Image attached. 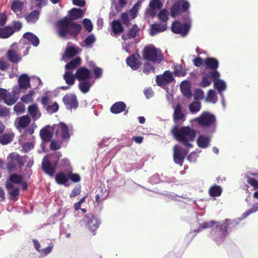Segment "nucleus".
I'll list each match as a JSON object with an SVG mask.
<instances>
[{"mask_svg":"<svg viewBox=\"0 0 258 258\" xmlns=\"http://www.w3.org/2000/svg\"><path fill=\"white\" fill-rule=\"evenodd\" d=\"M112 29L115 34L121 33L123 31V28L119 20H114L112 22Z\"/></svg>","mask_w":258,"mask_h":258,"instance_id":"obj_35","label":"nucleus"},{"mask_svg":"<svg viewBox=\"0 0 258 258\" xmlns=\"http://www.w3.org/2000/svg\"><path fill=\"white\" fill-rule=\"evenodd\" d=\"M83 23L84 28L86 31H87L88 32H90L92 31L93 25L92 24L91 21L90 20L85 19L83 21Z\"/></svg>","mask_w":258,"mask_h":258,"instance_id":"obj_54","label":"nucleus"},{"mask_svg":"<svg viewBox=\"0 0 258 258\" xmlns=\"http://www.w3.org/2000/svg\"><path fill=\"white\" fill-rule=\"evenodd\" d=\"M181 11L180 3L176 2L171 9V16L172 17H175L176 15L180 14Z\"/></svg>","mask_w":258,"mask_h":258,"instance_id":"obj_43","label":"nucleus"},{"mask_svg":"<svg viewBox=\"0 0 258 258\" xmlns=\"http://www.w3.org/2000/svg\"><path fill=\"white\" fill-rule=\"evenodd\" d=\"M23 37L27 39L29 43L35 47L38 46L39 44L38 37L32 33L26 32L23 34Z\"/></svg>","mask_w":258,"mask_h":258,"instance_id":"obj_18","label":"nucleus"},{"mask_svg":"<svg viewBox=\"0 0 258 258\" xmlns=\"http://www.w3.org/2000/svg\"><path fill=\"white\" fill-rule=\"evenodd\" d=\"M39 15V11L34 10L31 12L28 15H25V19L28 23L34 24L38 20Z\"/></svg>","mask_w":258,"mask_h":258,"instance_id":"obj_21","label":"nucleus"},{"mask_svg":"<svg viewBox=\"0 0 258 258\" xmlns=\"http://www.w3.org/2000/svg\"><path fill=\"white\" fill-rule=\"evenodd\" d=\"M8 163L7 168L9 172L13 171L16 167L17 162L15 155L13 154H10L7 158Z\"/></svg>","mask_w":258,"mask_h":258,"instance_id":"obj_24","label":"nucleus"},{"mask_svg":"<svg viewBox=\"0 0 258 258\" xmlns=\"http://www.w3.org/2000/svg\"><path fill=\"white\" fill-rule=\"evenodd\" d=\"M196 121L201 126L211 128L212 133L215 131L216 116L210 112L204 111L199 117L196 118Z\"/></svg>","mask_w":258,"mask_h":258,"instance_id":"obj_4","label":"nucleus"},{"mask_svg":"<svg viewBox=\"0 0 258 258\" xmlns=\"http://www.w3.org/2000/svg\"><path fill=\"white\" fill-rule=\"evenodd\" d=\"M56 159L51 161L49 159V156H45L42 162V169L45 173L52 177L54 175L58 166V160L61 155L57 153L56 155Z\"/></svg>","mask_w":258,"mask_h":258,"instance_id":"obj_5","label":"nucleus"},{"mask_svg":"<svg viewBox=\"0 0 258 258\" xmlns=\"http://www.w3.org/2000/svg\"><path fill=\"white\" fill-rule=\"evenodd\" d=\"M55 27L57 35L63 39L77 38L82 29L80 24L75 23L68 17L58 20L55 23Z\"/></svg>","mask_w":258,"mask_h":258,"instance_id":"obj_1","label":"nucleus"},{"mask_svg":"<svg viewBox=\"0 0 258 258\" xmlns=\"http://www.w3.org/2000/svg\"><path fill=\"white\" fill-rule=\"evenodd\" d=\"M79 88L81 91L83 93H86L89 92L91 88V83L88 81H82L79 84Z\"/></svg>","mask_w":258,"mask_h":258,"instance_id":"obj_38","label":"nucleus"},{"mask_svg":"<svg viewBox=\"0 0 258 258\" xmlns=\"http://www.w3.org/2000/svg\"><path fill=\"white\" fill-rule=\"evenodd\" d=\"M31 122V118L28 115H23L20 117L18 120V126L19 127L24 128L26 127Z\"/></svg>","mask_w":258,"mask_h":258,"instance_id":"obj_33","label":"nucleus"},{"mask_svg":"<svg viewBox=\"0 0 258 258\" xmlns=\"http://www.w3.org/2000/svg\"><path fill=\"white\" fill-rule=\"evenodd\" d=\"M210 141L211 138L210 137L201 135L197 138V143L200 148L205 149L209 146Z\"/></svg>","mask_w":258,"mask_h":258,"instance_id":"obj_19","label":"nucleus"},{"mask_svg":"<svg viewBox=\"0 0 258 258\" xmlns=\"http://www.w3.org/2000/svg\"><path fill=\"white\" fill-rule=\"evenodd\" d=\"M171 133L178 142L188 148L192 147L190 142L194 141L196 135V131L193 128L189 126L179 127L176 125L171 129Z\"/></svg>","mask_w":258,"mask_h":258,"instance_id":"obj_2","label":"nucleus"},{"mask_svg":"<svg viewBox=\"0 0 258 258\" xmlns=\"http://www.w3.org/2000/svg\"><path fill=\"white\" fill-rule=\"evenodd\" d=\"M142 54L145 60L154 63H160L163 59L161 51L153 45L145 47Z\"/></svg>","mask_w":258,"mask_h":258,"instance_id":"obj_3","label":"nucleus"},{"mask_svg":"<svg viewBox=\"0 0 258 258\" xmlns=\"http://www.w3.org/2000/svg\"><path fill=\"white\" fill-rule=\"evenodd\" d=\"M61 136L63 140H69L70 135L69 132L68 126L63 122H60L59 124Z\"/></svg>","mask_w":258,"mask_h":258,"instance_id":"obj_28","label":"nucleus"},{"mask_svg":"<svg viewBox=\"0 0 258 258\" xmlns=\"http://www.w3.org/2000/svg\"><path fill=\"white\" fill-rule=\"evenodd\" d=\"M180 90L182 94L186 97L191 96V91L187 82H182L180 84Z\"/></svg>","mask_w":258,"mask_h":258,"instance_id":"obj_39","label":"nucleus"},{"mask_svg":"<svg viewBox=\"0 0 258 258\" xmlns=\"http://www.w3.org/2000/svg\"><path fill=\"white\" fill-rule=\"evenodd\" d=\"M11 9L15 13L21 12L23 9L22 2L20 0H15L13 1Z\"/></svg>","mask_w":258,"mask_h":258,"instance_id":"obj_37","label":"nucleus"},{"mask_svg":"<svg viewBox=\"0 0 258 258\" xmlns=\"http://www.w3.org/2000/svg\"><path fill=\"white\" fill-rule=\"evenodd\" d=\"M18 96L17 93L12 92L10 93H7L6 97L5 98L4 102L8 105H12L14 104L18 100Z\"/></svg>","mask_w":258,"mask_h":258,"instance_id":"obj_25","label":"nucleus"},{"mask_svg":"<svg viewBox=\"0 0 258 258\" xmlns=\"http://www.w3.org/2000/svg\"><path fill=\"white\" fill-rule=\"evenodd\" d=\"M186 71L180 66H176L173 74L175 76L183 77L186 75Z\"/></svg>","mask_w":258,"mask_h":258,"instance_id":"obj_50","label":"nucleus"},{"mask_svg":"<svg viewBox=\"0 0 258 258\" xmlns=\"http://www.w3.org/2000/svg\"><path fill=\"white\" fill-rule=\"evenodd\" d=\"M9 67V64L4 58H0V70L6 71Z\"/></svg>","mask_w":258,"mask_h":258,"instance_id":"obj_61","label":"nucleus"},{"mask_svg":"<svg viewBox=\"0 0 258 258\" xmlns=\"http://www.w3.org/2000/svg\"><path fill=\"white\" fill-rule=\"evenodd\" d=\"M125 108L126 105L124 102H117L111 106L110 111L114 114H118L125 110Z\"/></svg>","mask_w":258,"mask_h":258,"instance_id":"obj_22","label":"nucleus"},{"mask_svg":"<svg viewBox=\"0 0 258 258\" xmlns=\"http://www.w3.org/2000/svg\"><path fill=\"white\" fill-rule=\"evenodd\" d=\"M23 180V176L21 175L14 173L10 176L9 182L16 184L21 183Z\"/></svg>","mask_w":258,"mask_h":258,"instance_id":"obj_41","label":"nucleus"},{"mask_svg":"<svg viewBox=\"0 0 258 258\" xmlns=\"http://www.w3.org/2000/svg\"><path fill=\"white\" fill-rule=\"evenodd\" d=\"M140 29L138 27L137 24L133 26L132 28L130 29L127 33V38L132 39L135 38L138 32H139Z\"/></svg>","mask_w":258,"mask_h":258,"instance_id":"obj_44","label":"nucleus"},{"mask_svg":"<svg viewBox=\"0 0 258 258\" xmlns=\"http://www.w3.org/2000/svg\"><path fill=\"white\" fill-rule=\"evenodd\" d=\"M63 79L67 85L72 86L75 83L76 74L73 75L71 71H66L63 75Z\"/></svg>","mask_w":258,"mask_h":258,"instance_id":"obj_23","label":"nucleus"},{"mask_svg":"<svg viewBox=\"0 0 258 258\" xmlns=\"http://www.w3.org/2000/svg\"><path fill=\"white\" fill-rule=\"evenodd\" d=\"M155 68L149 62H145L144 64L143 72L148 75L151 72L155 73Z\"/></svg>","mask_w":258,"mask_h":258,"instance_id":"obj_46","label":"nucleus"},{"mask_svg":"<svg viewBox=\"0 0 258 258\" xmlns=\"http://www.w3.org/2000/svg\"><path fill=\"white\" fill-rule=\"evenodd\" d=\"M216 97L215 92L214 90H209L207 95L206 99L209 102H215L214 99Z\"/></svg>","mask_w":258,"mask_h":258,"instance_id":"obj_58","label":"nucleus"},{"mask_svg":"<svg viewBox=\"0 0 258 258\" xmlns=\"http://www.w3.org/2000/svg\"><path fill=\"white\" fill-rule=\"evenodd\" d=\"M190 28V25L188 23L182 24L178 21H174L172 23L171 30L175 34H180L182 36H185L189 32Z\"/></svg>","mask_w":258,"mask_h":258,"instance_id":"obj_9","label":"nucleus"},{"mask_svg":"<svg viewBox=\"0 0 258 258\" xmlns=\"http://www.w3.org/2000/svg\"><path fill=\"white\" fill-rule=\"evenodd\" d=\"M82 220L86 227L95 235V232L100 225V221L91 213L85 215Z\"/></svg>","mask_w":258,"mask_h":258,"instance_id":"obj_7","label":"nucleus"},{"mask_svg":"<svg viewBox=\"0 0 258 258\" xmlns=\"http://www.w3.org/2000/svg\"><path fill=\"white\" fill-rule=\"evenodd\" d=\"M95 41V36L93 34H91L87 37L84 40V42L86 45L89 46L91 45Z\"/></svg>","mask_w":258,"mask_h":258,"instance_id":"obj_63","label":"nucleus"},{"mask_svg":"<svg viewBox=\"0 0 258 258\" xmlns=\"http://www.w3.org/2000/svg\"><path fill=\"white\" fill-rule=\"evenodd\" d=\"M58 104L55 102L51 105H48L47 107V110L49 112L54 113L58 110Z\"/></svg>","mask_w":258,"mask_h":258,"instance_id":"obj_62","label":"nucleus"},{"mask_svg":"<svg viewBox=\"0 0 258 258\" xmlns=\"http://www.w3.org/2000/svg\"><path fill=\"white\" fill-rule=\"evenodd\" d=\"M250 175L257 176L258 177V174L254 173H250ZM244 178L246 179V181L248 184H249L251 186L253 187V189L255 190H258V181L255 179L250 177L248 174H245L244 175Z\"/></svg>","mask_w":258,"mask_h":258,"instance_id":"obj_34","label":"nucleus"},{"mask_svg":"<svg viewBox=\"0 0 258 258\" xmlns=\"http://www.w3.org/2000/svg\"><path fill=\"white\" fill-rule=\"evenodd\" d=\"M222 188L219 185H213L209 189V194L212 197H219L221 195Z\"/></svg>","mask_w":258,"mask_h":258,"instance_id":"obj_36","label":"nucleus"},{"mask_svg":"<svg viewBox=\"0 0 258 258\" xmlns=\"http://www.w3.org/2000/svg\"><path fill=\"white\" fill-rule=\"evenodd\" d=\"M214 83L215 88H216L218 91L222 92L226 89V83L224 81L218 79L215 80Z\"/></svg>","mask_w":258,"mask_h":258,"instance_id":"obj_42","label":"nucleus"},{"mask_svg":"<svg viewBox=\"0 0 258 258\" xmlns=\"http://www.w3.org/2000/svg\"><path fill=\"white\" fill-rule=\"evenodd\" d=\"M76 79L79 81H87L90 79L91 73L88 69L82 67L76 71Z\"/></svg>","mask_w":258,"mask_h":258,"instance_id":"obj_13","label":"nucleus"},{"mask_svg":"<svg viewBox=\"0 0 258 258\" xmlns=\"http://www.w3.org/2000/svg\"><path fill=\"white\" fill-rule=\"evenodd\" d=\"M55 180L58 184H65L68 181V174L66 175L63 172H60L55 175Z\"/></svg>","mask_w":258,"mask_h":258,"instance_id":"obj_30","label":"nucleus"},{"mask_svg":"<svg viewBox=\"0 0 258 258\" xmlns=\"http://www.w3.org/2000/svg\"><path fill=\"white\" fill-rule=\"evenodd\" d=\"M76 49L73 46L68 47L65 50V55L69 58L74 57L77 54Z\"/></svg>","mask_w":258,"mask_h":258,"instance_id":"obj_45","label":"nucleus"},{"mask_svg":"<svg viewBox=\"0 0 258 258\" xmlns=\"http://www.w3.org/2000/svg\"><path fill=\"white\" fill-rule=\"evenodd\" d=\"M167 28L166 24H161L154 23L151 26L150 34L151 36H154L158 33L164 31L166 30Z\"/></svg>","mask_w":258,"mask_h":258,"instance_id":"obj_17","label":"nucleus"},{"mask_svg":"<svg viewBox=\"0 0 258 258\" xmlns=\"http://www.w3.org/2000/svg\"><path fill=\"white\" fill-rule=\"evenodd\" d=\"M22 27V24L21 22L18 21H14L13 22L12 28L15 31H20Z\"/></svg>","mask_w":258,"mask_h":258,"instance_id":"obj_64","label":"nucleus"},{"mask_svg":"<svg viewBox=\"0 0 258 258\" xmlns=\"http://www.w3.org/2000/svg\"><path fill=\"white\" fill-rule=\"evenodd\" d=\"M201 105L200 102L194 101L189 105V109L191 112H196L201 109Z\"/></svg>","mask_w":258,"mask_h":258,"instance_id":"obj_49","label":"nucleus"},{"mask_svg":"<svg viewBox=\"0 0 258 258\" xmlns=\"http://www.w3.org/2000/svg\"><path fill=\"white\" fill-rule=\"evenodd\" d=\"M126 62L133 70H137L142 64L141 56L138 53L133 54L126 58Z\"/></svg>","mask_w":258,"mask_h":258,"instance_id":"obj_11","label":"nucleus"},{"mask_svg":"<svg viewBox=\"0 0 258 258\" xmlns=\"http://www.w3.org/2000/svg\"><path fill=\"white\" fill-rule=\"evenodd\" d=\"M121 19L123 24L128 27L131 23L128 14L126 13H123L121 15Z\"/></svg>","mask_w":258,"mask_h":258,"instance_id":"obj_59","label":"nucleus"},{"mask_svg":"<svg viewBox=\"0 0 258 258\" xmlns=\"http://www.w3.org/2000/svg\"><path fill=\"white\" fill-rule=\"evenodd\" d=\"M158 18L163 22H166L168 20V12L166 9L162 10L158 14Z\"/></svg>","mask_w":258,"mask_h":258,"instance_id":"obj_47","label":"nucleus"},{"mask_svg":"<svg viewBox=\"0 0 258 258\" xmlns=\"http://www.w3.org/2000/svg\"><path fill=\"white\" fill-rule=\"evenodd\" d=\"M28 112L34 120H37L40 116V114H38V108L36 104H33L29 106L28 107Z\"/></svg>","mask_w":258,"mask_h":258,"instance_id":"obj_26","label":"nucleus"},{"mask_svg":"<svg viewBox=\"0 0 258 258\" xmlns=\"http://www.w3.org/2000/svg\"><path fill=\"white\" fill-rule=\"evenodd\" d=\"M204 64L207 70H217L219 67L218 60L214 57H207L204 60Z\"/></svg>","mask_w":258,"mask_h":258,"instance_id":"obj_14","label":"nucleus"},{"mask_svg":"<svg viewBox=\"0 0 258 258\" xmlns=\"http://www.w3.org/2000/svg\"><path fill=\"white\" fill-rule=\"evenodd\" d=\"M211 84V80L207 78V76H206L203 74V76L202 77V81L200 83V85L202 87L205 88L209 86Z\"/></svg>","mask_w":258,"mask_h":258,"instance_id":"obj_56","label":"nucleus"},{"mask_svg":"<svg viewBox=\"0 0 258 258\" xmlns=\"http://www.w3.org/2000/svg\"><path fill=\"white\" fill-rule=\"evenodd\" d=\"M6 56L8 60L13 63H17L21 59V56L14 49H9Z\"/></svg>","mask_w":258,"mask_h":258,"instance_id":"obj_16","label":"nucleus"},{"mask_svg":"<svg viewBox=\"0 0 258 258\" xmlns=\"http://www.w3.org/2000/svg\"><path fill=\"white\" fill-rule=\"evenodd\" d=\"M187 151L179 145H176L173 147V160L174 162L182 166L183 161L187 154Z\"/></svg>","mask_w":258,"mask_h":258,"instance_id":"obj_8","label":"nucleus"},{"mask_svg":"<svg viewBox=\"0 0 258 258\" xmlns=\"http://www.w3.org/2000/svg\"><path fill=\"white\" fill-rule=\"evenodd\" d=\"M41 139L45 142H49L52 138V134L47 128H43L40 131Z\"/></svg>","mask_w":258,"mask_h":258,"instance_id":"obj_29","label":"nucleus"},{"mask_svg":"<svg viewBox=\"0 0 258 258\" xmlns=\"http://www.w3.org/2000/svg\"><path fill=\"white\" fill-rule=\"evenodd\" d=\"M14 33L13 28L10 26H6L3 28H0V38L3 39L8 38Z\"/></svg>","mask_w":258,"mask_h":258,"instance_id":"obj_27","label":"nucleus"},{"mask_svg":"<svg viewBox=\"0 0 258 258\" xmlns=\"http://www.w3.org/2000/svg\"><path fill=\"white\" fill-rule=\"evenodd\" d=\"M19 85L20 88L27 89L30 88V78L26 74L22 75L18 80Z\"/></svg>","mask_w":258,"mask_h":258,"instance_id":"obj_20","label":"nucleus"},{"mask_svg":"<svg viewBox=\"0 0 258 258\" xmlns=\"http://www.w3.org/2000/svg\"><path fill=\"white\" fill-rule=\"evenodd\" d=\"M6 188L9 191L10 198L15 201L17 200L20 195V188L18 187H15L13 184L9 181L6 182Z\"/></svg>","mask_w":258,"mask_h":258,"instance_id":"obj_12","label":"nucleus"},{"mask_svg":"<svg viewBox=\"0 0 258 258\" xmlns=\"http://www.w3.org/2000/svg\"><path fill=\"white\" fill-rule=\"evenodd\" d=\"M162 75L167 84L171 83L174 80L172 74L169 71H165Z\"/></svg>","mask_w":258,"mask_h":258,"instance_id":"obj_52","label":"nucleus"},{"mask_svg":"<svg viewBox=\"0 0 258 258\" xmlns=\"http://www.w3.org/2000/svg\"><path fill=\"white\" fill-rule=\"evenodd\" d=\"M185 114L182 112L181 106L177 104L174 108L173 113V119L175 122L181 121L183 122L185 120Z\"/></svg>","mask_w":258,"mask_h":258,"instance_id":"obj_15","label":"nucleus"},{"mask_svg":"<svg viewBox=\"0 0 258 258\" xmlns=\"http://www.w3.org/2000/svg\"><path fill=\"white\" fill-rule=\"evenodd\" d=\"M81 63V58L80 57H77L67 63L65 66V69L67 71L75 69L78 65Z\"/></svg>","mask_w":258,"mask_h":258,"instance_id":"obj_31","label":"nucleus"},{"mask_svg":"<svg viewBox=\"0 0 258 258\" xmlns=\"http://www.w3.org/2000/svg\"><path fill=\"white\" fill-rule=\"evenodd\" d=\"M68 176L74 182H78L81 180L80 175L77 173H73L72 172L68 173Z\"/></svg>","mask_w":258,"mask_h":258,"instance_id":"obj_57","label":"nucleus"},{"mask_svg":"<svg viewBox=\"0 0 258 258\" xmlns=\"http://www.w3.org/2000/svg\"><path fill=\"white\" fill-rule=\"evenodd\" d=\"M34 94V92L33 91H31L28 94L23 95L22 96L21 100L24 103H28L31 101L33 100V96Z\"/></svg>","mask_w":258,"mask_h":258,"instance_id":"obj_51","label":"nucleus"},{"mask_svg":"<svg viewBox=\"0 0 258 258\" xmlns=\"http://www.w3.org/2000/svg\"><path fill=\"white\" fill-rule=\"evenodd\" d=\"M12 140V137L8 134H5L0 137V143L2 145H7Z\"/></svg>","mask_w":258,"mask_h":258,"instance_id":"obj_48","label":"nucleus"},{"mask_svg":"<svg viewBox=\"0 0 258 258\" xmlns=\"http://www.w3.org/2000/svg\"><path fill=\"white\" fill-rule=\"evenodd\" d=\"M62 101L66 107L70 109H76L79 105L77 96L72 93H67L62 98Z\"/></svg>","mask_w":258,"mask_h":258,"instance_id":"obj_10","label":"nucleus"},{"mask_svg":"<svg viewBox=\"0 0 258 258\" xmlns=\"http://www.w3.org/2000/svg\"><path fill=\"white\" fill-rule=\"evenodd\" d=\"M14 110L18 113H23L25 110V106L23 103L18 102L14 106Z\"/></svg>","mask_w":258,"mask_h":258,"instance_id":"obj_55","label":"nucleus"},{"mask_svg":"<svg viewBox=\"0 0 258 258\" xmlns=\"http://www.w3.org/2000/svg\"><path fill=\"white\" fill-rule=\"evenodd\" d=\"M156 82L158 86H163L167 84L164 80L163 75H157L156 77Z\"/></svg>","mask_w":258,"mask_h":258,"instance_id":"obj_60","label":"nucleus"},{"mask_svg":"<svg viewBox=\"0 0 258 258\" xmlns=\"http://www.w3.org/2000/svg\"><path fill=\"white\" fill-rule=\"evenodd\" d=\"M204 75L207 76L208 78L210 80H213V81L219 79L220 78V73L217 70H210V71L206 72Z\"/></svg>","mask_w":258,"mask_h":258,"instance_id":"obj_40","label":"nucleus"},{"mask_svg":"<svg viewBox=\"0 0 258 258\" xmlns=\"http://www.w3.org/2000/svg\"><path fill=\"white\" fill-rule=\"evenodd\" d=\"M150 6L152 10H159L162 6V4L159 0H152L150 3Z\"/></svg>","mask_w":258,"mask_h":258,"instance_id":"obj_53","label":"nucleus"},{"mask_svg":"<svg viewBox=\"0 0 258 258\" xmlns=\"http://www.w3.org/2000/svg\"><path fill=\"white\" fill-rule=\"evenodd\" d=\"M229 219H226L222 223L217 225L214 231V234H213L215 241L217 242L219 239L223 241L228 235V228L231 223Z\"/></svg>","mask_w":258,"mask_h":258,"instance_id":"obj_6","label":"nucleus"},{"mask_svg":"<svg viewBox=\"0 0 258 258\" xmlns=\"http://www.w3.org/2000/svg\"><path fill=\"white\" fill-rule=\"evenodd\" d=\"M83 16V12L82 10L77 8H73L70 12V17L72 19L73 21L74 20L81 18Z\"/></svg>","mask_w":258,"mask_h":258,"instance_id":"obj_32","label":"nucleus"}]
</instances>
